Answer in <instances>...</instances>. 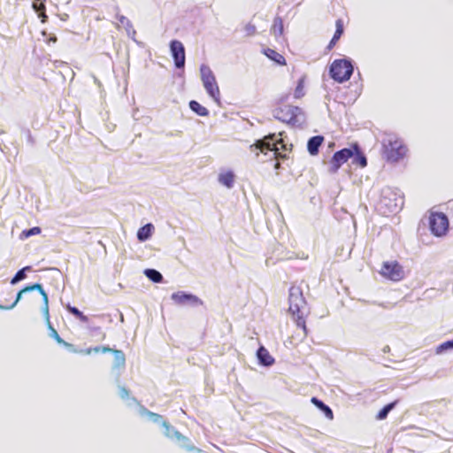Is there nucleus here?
<instances>
[{
    "mask_svg": "<svg viewBox=\"0 0 453 453\" xmlns=\"http://www.w3.org/2000/svg\"><path fill=\"white\" fill-rule=\"evenodd\" d=\"M282 133L270 134L263 139L257 140L254 144L250 146V150L257 158L260 154L267 156L272 153L269 159H275L274 165L276 170L280 168V160H286L292 151V144H287L282 139Z\"/></svg>",
    "mask_w": 453,
    "mask_h": 453,
    "instance_id": "1",
    "label": "nucleus"
},
{
    "mask_svg": "<svg viewBox=\"0 0 453 453\" xmlns=\"http://www.w3.org/2000/svg\"><path fill=\"white\" fill-rule=\"evenodd\" d=\"M34 290H37L42 297V300H43L42 313H43V316L47 322L50 337H52L58 344H61V342H64V340L59 336L58 331L52 326V325L50 323V311H49V298H48V295L44 291L42 284L35 283V284L27 286V287H25L18 293L15 300L11 304H9V305L0 304V309L1 310L12 309L18 303V302L22 298L23 295H26L27 293L32 292Z\"/></svg>",
    "mask_w": 453,
    "mask_h": 453,
    "instance_id": "2",
    "label": "nucleus"
},
{
    "mask_svg": "<svg viewBox=\"0 0 453 453\" xmlns=\"http://www.w3.org/2000/svg\"><path fill=\"white\" fill-rule=\"evenodd\" d=\"M288 303V312L292 315L296 326L303 330V337H306L308 335V329L306 326L305 315L303 311L306 301L303 297L301 287L292 286L289 288Z\"/></svg>",
    "mask_w": 453,
    "mask_h": 453,
    "instance_id": "3",
    "label": "nucleus"
},
{
    "mask_svg": "<svg viewBox=\"0 0 453 453\" xmlns=\"http://www.w3.org/2000/svg\"><path fill=\"white\" fill-rule=\"evenodd\" d=\"M407 146L395 135H389L382 142L381 155L388 162H398L407 155Z\"/></svg>",
    "mask_w": 453,
    "mask_h": 453,
    "instance_id": "4",
    "label": "nucleus"
},
{
    "mask_svg": "<svg viewBox=\"0 0 453 453\" xmlns=\"http://www.w3.org/2000/svg\"><path fill=\"white\" fill-rule=\"evenodd\" d=\"M352 73L353 65L348 59H335L330 65V77L336 82L342 83L349 81Z\"/></svg>",
    "mask_w": 453,
    "mask_h": 453,
    "instance_id": "5",
    "label": "nucleus"
},
{
    "mask_svg": "<svg viewBox=\"0 0 453 453\" xmlns=\"http://www.w3.org/2000/svg\"><path fill=\"white\" fill-rule=\"evenodd\" d=\"M301 108L290 104H281L273 111V116L288 124L295 125L299 122V116L302 114Z\"/></svg>",
    "mask_w": 453,
    "mask_h": 453,
    "instance_id": "6",
    "label": "nucleus"
},
{
    "mask_svg": "<svg viewBox=\"0 0 453 453\" xmlns=\"http://www.w3.org/2000/svg\"><path fill=\"white\" fill-rule=\"evenodd\" d=\"M379 273L383 278L392 281H400L405 276L403 265L396 260L384 262Z\"/></svg>",
    "mask_w": 453,
    "mask_h": 453,
    "instance_id": "7",
    "label": "nucleus"
},
{
    "mask_svg": "<svg viewBox=\"0 0 453 453\" xmlns=\"http://www.w3.org/2000/svg\"><path fill=\"white\" fill-rule=\"evenodd\" d=\"M201 78L207 93L216 101H219V88L218 87L215 76L211 70L207 66L201 67Z\"/></svg>",
    "mask_w": 453,
    "mask_h": 453,
    "instance_id": "8",
    "label": "nucleus"
},
{
    "mask_svg": "<svg viewBox=\"0 0 453 453\" xmlns=\"http://www.w3.org/2000/svg\"><path fill=\"white\" fill-rule=\"evenodd\" d=\"M429 226L435 236H443L449 230L448 217L442 212H431L429 216Z\"/></svg>",
    "mask_w": 453,
    "mask_h": 453,
    "instance_id": "9",
    "label": "nucleus"
},
{
    "mask_svg": "<svg viewBox=\"0 0 453 453\" xmlns=\"http://www.w3.org/2000/svg\"><path fill=\"white\" fill-rule=\"evenodd\" d=\"M354 154L355 150H352V144L349 148H344L336 151L329 162V172L332 173H336L343 164L354 156Z\"/></svg>",
    "mask_w": 453,
    "mask_h": 453,
    "instance_id": "10",
    "label": "nucleus"
},
{
    "mask_svg": "<svg viewBox=\"0 0 453 453\" xmlns=\"http://www.w3.org/2000/svg\"><path fill=\"white\" fill-rule=\"evenodd\" d=\"M171 54L174 60V65L177 68H182L185 65V48L181 42L173 40L170 42Z\"/></svg>",
    "mask_w": 453,
    "mask_h": 453,
    "instance_id": "11",
    "label": "nucleus"
},
{
    "mask_svg": "<svg viewBox=\"0 0 453 453\" xmlns=\"http://www.w3.org/2000/svg\"><path fill=\"white\" fill-rule=\"evenodd\" d=\"M118 19V27H122L126 30L127 35L131 37L132 39H134V36L136 35V31L134 28L131 21L125 16L119 15L117 17Z\"/></svg>",
    "mask_w": 453,
    "mask_h": 453,
    "instance_id": "12",
    "label": "nucleus"
},
{
    "mask_svg": "<svg viewBox=\"0 0 453 453\" xmlns=\"http://www.w3.org/2000/svg\"><path fill=\"white\" fill-rule=\"evenodd\" d=\"M352 150H355V154L352 157H353L352 164L358 165L362 168L365 167L367 165V159H366L365 156L363 154V152L361 151L359 145L357 143H353Z\"/></svg>",
    "mask_w": 453,
    "mask_h": 453,
    "instance_id": "13",
    "label": "nucleus"
},
{
    "mask_svg": "<svg viewBox=\"0 0 453 453\" xmlns=\"http://www.w3.org/2000/svg\"><path fill=\"white\" fill-rule=\"evenodd\" d=\"M323 141L324 138L320 135L311 137L308 141L307 144L309 153L312 156L317 155L319 153V148L321 146Z\"/></svg>",
    "mask_w": 453,
    "mask_h": 453,
    "instance_id": "14",
    "label": "nucleus"
},
{
    "mask_svg": "<svg viewBox=\"0 0 453 453\" xmlns=\"http://www.w3.org/2000/svg\"><path fill=\"white\" fill-rule=\"evenodd\" d=\"M263 53L269 59L273 60V62H275L278 65H287L285 58L281 54L278 53L276 50H274L273 49L266 48L263 50Z\"/></svg>",
    "mask_w": 453,
    "mask_h": 453,
    "instance_id": "15",
    "label": "nucleus"
},
{
    "mask_svg": "<svg viewBox=\"0 0 453 453\" xmlns=\"http://www.w3.org/2000/svg\"><path fill=\"white\" fill-rule=\"evenodd\" d=\"M257 358L264 365H272L274 363V358L270 355L269 351L261 346L257 352Z\"/></svg>",
    "mask_w": 453,
    "mask_h": 453,
    "instance_id": "16",
    "label": "nucleus"
},
{
    "mask_svg": "<svg viewBox=\"0 0 453 453\" xmlns=\"http://www.w3.org/2000/svg\"><path fill=\"white\" fill-rule=\"evenodd\" d=\"M335 27H336V29H335L334 35L327 46L328 50H331L334 48V46L339 41V39L341 38V36L342 35L343 31H344L343 22L341 19L336 20Z\"/></svg>",
    "mask_w": 453,
    "mask_h": 453,
    "instance_id": "17",
    "label": "nucleus"
},
{
    "mask_svg": "<svg viewBox=\"0 0 453 453\" xmlns=\"http://www.w3.org/2000/svg\"><path fill=\"white\" fill-rule=\"evenodd\" d=\"M219 181L225 187L231 188L234 183V174L232 171L221 173L219 175Z\"/></svg>",
    "mask_w": 453,
    "mask_h": 453,
    "instance_id": "18",
    "label": "nucleus"
},
{
    "mask_svg": "<svg viewBox=\"0 0 453 453\" xmlns=\"http://www.w3.org/2000/svg\"><path fill=\"white\" fill-rule=\"evenodd\" d=\"M153 230L154 226L150 223L142 226L137 232L138 240L142 242L148 240L151 236Z\"/></svg>",
    "mask_w": 453,
    "mask_h": 453,
    "instance_id": "19",
    "label": "nucleus"
},
{
    "mask_svg": "<svg viewBox=\"0 0 453 453\" xmlns=\"http://www.w3.org/2000/svg\"><path fill=\"white\" fill-rule=\"evenodd\" d=\"M113 354V364L115 368H121L125 366L126 364V356L122 350L113 349L110 351Z\"/></svg>",
    "mask_w": 453,
    "mask_h": 453,
    "instance_id": "20",
    "label": "nucleus"
},
{
    "mask_svg": "<svg viewBox=\"0 0 453 453\" xmlns=\"http://www.w3.org/2000/svg\"><path fill=\"white\" fill-rule=\"evenodd\" d=\"M311 402L316 406L318 407L320 411H322L325 414V416L329 418V419H333L334 418V413H333V411L327 406L322 401H320L319 399H318L317 397H312Z\"/></svg>",
    "mask_w": 453,
    "mask_h": 453,
    "instance_id": "21",
    "label": "nucleus"
},
{
    "mask_svg": "<svg viewBox=\"0 0 453 453\" xmlns=\"http://www.w3.org/2000/svg\"><path fill=\"white\" fill-rule=\"evenodd\" d=\"M189 107L194 112H196L199 116L206 117L209 115V111L205 107L201 105L197 101H190Z\"/></svg>",
    "mask_w": 453,
    "mask_h": 453,
    "instance_id": "22",
    "label": "nucleus"
},
{
    "mask_svg": "<svg viewBox=\"0 0 453 453\" xmlns=\"http://www.w3.org/2000/svg\"><path fill=\"white\" fill-rule=\"evenodd\" d=\"M398 403V400H395L392 403H388L385 405L376 415V418L378 420H383L388 417V414L391 410H393L396 404Z\"/></svg>",
    "mask_w": 453,
    "mask_h": 453,
    "instance_id": "23",
    "label": "nucleus"
},
{
    "mask_svg": "<svg viewBox=\"0 0 453 453\" xmlns=\"http://www.w3.org/2000/svg\"><path fill=\"white\" fill-rule=\"evenodd\" d=\"M271 32L275 36H280L283 34V20L280 17L277 16L273 19V24L271 28Z\"/></svg>",
    "mask_w": 453,
    "mask_h": 453,
    "instance_id": "24",
    "label": "nucleus"
},
{
    "mask_svg": "<svg viewBox=\"0 0 453 453\" xmlns=\"http://www.w3.org/2000/svg\"><path fill=\"white\" fill-rule=\"evenodd\" d=\"M304 85H305V77L303 76L298 80L297 85L295 88V92H294L295 98L299 99L304 96V94H305Z\"/></svg>",
    "mask_w": 453,
    "mask_h": 453,
    "instance_id": "25",
    "label": "nucleus"
},
{
    "mask_svg": "<svg viewBox=\"0 0 453 453\" xmlns=\"http://www.w3.org/2000/svg\"><path fill=\"white\" fill-rule=\"evenodd\" d=\"M145 275L153 282L159 283L163 280L162 274L154 269H146L144 272Z\"/></svg>",
    "mask_w": 453,
    "mask_h": 453,
    "instance_id": "26",
    "label": "nucleus"
},
{
    "mask_svg": "<svg viewBox=\"0 0 453 453\" xmlns=\"http://www.w3.org/2000/svg\"><path fill=\"white\" fill-rule=\"evenodd\" d=\"M65 308L69 312L74 315L81 322L87 323L88 321V318L86 315H84L81 311H79L76 307L67 304Z\"/></svg>",
    "mask_w": 453,
    "mask_h": 453,
    "instance_id": "27",
    "label": "nucleus"
},
{
    "mask_svg": "<svg viewBox=\"0 0 453 453\" xmlns=\"http://www.w3.org/2000/svg\"><path fill=\"white\" fill-rule=\"evenodd\" d=\"M42 230L39 226H34L30 229H25L20 233V239H27L32 235H37L41 234Z\"/></svg>",
    "mask_w": 453,
    "mask_h": 453,
    "instance_id": "28",
    "label": "nucleus"
},
{
    "mask_svg": "<svg viewBox=\"0 0 453 453\" xmlns=\"http://www.w3.org/2000/svg\"><path fill=\"white\" fill-rule=\"evenodd\" d=\"M453 349V339L450 341L444 342L438 345L435 349L436 354H441L442 352Z\"/></svg>",
    "mask_w": 453,
    "mask_h": 453,
    "instance_id": "29",
    "label": "nucleus"
},
{
    "mask_svg": "<svg viewBox=\"0 0 453 453\" xmlns=\"http://www.w3.org/2000/svg\"><path fill=\"white\" fill-rule=\"evenodd\" d=\"M29 269H30V267L27 266V267H24L23 269L18 271L17 273L14 275V277L12 279L11 283L15 284L18 281L25 279L26 278L25 271L29 270Z\"/></svg>",
    "mask_w": 453,
    "mask_h": 453,
    "instance_id": "30",
    "label": "nucleus"
},
{
    "mask_svg": "<svg viewBox=\"0 0 453 453\" xmlns=\"http://www.w3.org/2000/svg\"><path fill=\"white\" fill-rule=\"evenodd\" d=\"M172 298L178 303H183L184 301L190 299L191 296L184 294H173Z\"/></svg>",
    "mask_w": 453,
    "mask_h": 453,
    "instance_id": "31",
    "label": "nucleus"
},
{
    "mask_svg": "<svg viewBox=\"0 0 453 453\" xmlns=\"http://www.w3.org/2000/svg\"><path fill=\"white\" fill-rule=\"evenodd\" d=\"M146 414L153 422H156V423H158V422L162 421V419H163L161 415L152 412V411H147Z\"/></svg>",
    "mask_w": 453,
    "mask_h": 453,
    "instance_id": "32",
    "label": "nucleus"
},
{
    "mask_svg": "<svg viewBox=\"0 0 453 453\" xmlns=\"http://www.w3.org/2000/svg\"><path fill=\"white\" fill-rule=\"evenodd\" d=\"M92 354H98V353H107L111 350V348L110 347H93L91 348Z\"/></svg>",
    "mask_w": 453,
    "mask_h": 453,
    "instance_id": "33",
    "label": "nucleus"
},
{
    "mask_svg": "<svg viewBox=\"0 0 453 453\" xmlns=\"http://www.w3.org/2000/svg\"><path fill=\"white\" fill-rule=\"evenodd\" d=\"M244 31H245L246 35L251 36L256 34L257 28L253 24L250 23L245 26Z\"/></svg>",
    "mask_w": 453,
    "mask_h": 453,
    "instance_id": "34",
    "label": "nucleus"
},
{
    "mask_svg": "<svg viewBox=\"0 0 453 453\" xmlns=\"http://www.w3.org/2000/svg\"><path fill=\"white\" fill-rule=\"evenodd\" d=\"M60 345L65 347L73 353L78 354L80 352L79 349L73 344L69 343V342H65V340H64V342H61Z\"/></svg>",
    "mask_w": 453,
    "mask_h": 453,
    "instance_id": "35",
    "label": "nucleus"
},
{
    "mask_svg": "<svg viewBox=\"0 0 453 453\" xmlns=\"http://www.w3.org/2000/svg\"><path fill=\"white\" fill-rule=\"evenodd\" d=\"M120 396L126 398L129 395V391L126 388H121L119 390Z\"/></svg>",
    "mask_w": 453,
    "mask_h": 453,
    "instance_id": "36",
    "label": "nucleus"
},
{
    "mask_svg": "<svg viewBox=\"0 0 453 453\" xmlns=\"http://www.w3.org/2000/svg\"><path fill=\"white\" fill-rule=\"evenodd\" d=\"M79 351L80 352L78 354H83V355H91L92 354L91 348H88L85 349H79Z\"/></svg>",
    "mask_w": 453,
    "mask_h": 453,
    "instance_id": "37",
    "label": "nucleus"
},
{
    "mask_svg": "<svg viewBox=\"0 0 453 453\" xmlns=\"http://www.w3.org/2000/svg\"><path fill=\"white\" fill-rule=\"evenodd\" d=\"M163 425H164L165 426H168V423H167L166 421H163Z\"/></svg>",
    "mask_w": 453,
    "mask_h": 453,
    "instance_id": "38",
    "label": "nucleus"
},
{
    "mask_svg": "<svg viewBox=\"0 0 453 453\" xmlns=\"http://www.w3.org/2000/svg\"><path fill=\"white\" fill-rule=\"evenodd\" d=\"M176 434H177V437H178V438L182 437L179 433H176Z\"/></svg>",
    "mask_w": 453,
    "mask_h": 453,
    "instance_id": "39",
    "label": "nucleus"
}]
</instances>
